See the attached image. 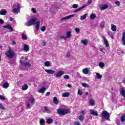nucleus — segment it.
<instances>
[{
  "label": "nucleus",
  "mask_w": 125,
  "mask_h": 125,
  "mask_svg": "<svg viewBox=\"0 0 125 125\" xmlns=\"http://www.w3.org/2000/svg\"><path fill=\"white\" fill-rule=\"evenodd\" d=\"M57 112L59 115L65 116V115H67V114L71 113V110L67 108H58L57 110Z\"/></svg>",
  "instance_id": "f257e3e1"
},
{
  "label": "nucleus",
  "mask_w": 125,
  "mask_h": 125,
  "mask_svg": "<svg viewBox=\"0 0 125 125\" xmlns=\"http://www.w3.org/2000/svg\"><path fill=\"white\" fill-rule=\"evenodd\" d=\"M37 23V20L36 18H33L30 19L28 22L25 23V25L27 26V27H30V26H33V25H35Z\"/></svg>",
  "instance_id": "f03ea898"
},
{
  "label": "nucleus",
  "mask_w": 125,
  "mask_h": 125,
  "mask_svg": "<svg viewBox=\"0 0 125 125\" xmlns=\"http://www.w3.org/2000/svg\"><path fill=\"white\" fill-rule=\"evenodd\" d=\"M14 51H13L11 49H9L7 51V52L5 53V55L8 57V58H13L15 55Z\"/></svg>",
  "instance_id": "7ed1b4c3"
},
{
  "label": "nucleus",
  "mask_w": 125,
  "mask_h": 125,
  "mask_svg": "<svg viewBox=\"0 0 125 125\" xmlns=\"http://www.w3.org/2000/svg\"><path fill=\"white\" fill-rule=\"evenodd\" d=\"M102 118L109 121L110 119V113H109V112L106 110L103 111L102 113Z\"/></svg>",
  "instance_id": "20e7f679"
},
{
  "label": "nucleus",
  "mask_w": 125,
  "mask_h": 125,
  "mask_svg": "<svg viewBox=\"0 0 125 125\" xmlns=\"http://www.w3.org/2000/svg\"><path fill=\"white\" fill-rule=\"evenodd\" d=\"M21 8V5L20 4H18L17 8H14L13 10V12L15 14H18L20 12V9Z\"/></svg>",
  "instance_id": "39448f33"
},
{
  "label": "nucleus",
  "mask_w": 125,
  "mask_h": 125,
  "mask_svg": "<svg viewBox=\"0 0 125 125\" xmlns=\"http://www.w3.org/2000/svg\"><path fill=\"white\" fill-rule=\"evenodd\" d=\"M64 74H65V72L63 71H59L56 73L55 77L56 78H60V77H62Z\"/></svg>",
  "instance_id": "423d86ee"
},
{
  "label": "nucleus",
  "mask_w": 125,
  "mask_h": 125,
  "mask_svg": "<svg viewBox=\"0 0 125 125\" xmlns=\"http://www.w3.org/2000/svg\"><path fill=\"white\" fill-rule=\"evenodd\" d=\"M102 38L104 40V43L105 44L106 47H109V42H108V40L106 39V37L103 36Z\"/></svg>",
  "instance_id": "0eeeda50"
},
{
  "label": "nucleus",
  "mask_w": 125,
  "mask_h": 125,
  "mask_svg": "<svg viewBox=\"0 0 125 125\" xmlns=\"http://www.w3.org/2000/svg\"><path fill=\"white\" fill-rule=\"evenodd\" d=\"M90 115H93V116H96V117L98 116V113H97V111H95L93 109H91L90 110Z\"/></svg>",
  "instance_id": "6e6552de"
},
{
  "label": "nucleus",
  "mask_w": 125,
  "mask_h": 125,
  "mask_svg": "<svg viewBox=\"0 0 125 125\" xmlns=\"http://www.w3.org/2000/svg\"><path fill=\"white\" fill-rule=\"evenodd\" d=\"M43 112L44 113H47L48 114H50L51 113V111H50V109H49L47 106L44 107Z\"/></svg>",
  "instance_id": "1a4fd4ad"
},
{
  "label": "nucleus",
  "mask_w": 125,
  "mask_h": 125,
  "mask_svg": "<svg viewBox=\"0 0 125 125\" xmlns=\"http://www.w3.org/2000/svg\"><path fill=\"white\" fill-rule=\"evenodd\" d=\"M100 8L101 10H105V9H107V8H108V5L106 4L101 5L100 6Z\"/></svg>",
  "instance_id": "9d476101"
},
{
  "label": "nucleus",
  "mask_w": 125,
  "mask_h": 125,
  "mask_svg": "<svg viewBox=\"0 0 125 125\" xmlns=\"http://www.w3.org/2000/svg\"><path fill=\"white\" fill-rule=\"evenodd\" d=\"M3 27L5 29H8L9 30H11V32L13 31V28H12V26L10 25V24H7L6 26H4Z\"/></svg>",
  "instance_id": "9b49d317"
},
{
  "label": "nucleus",
  "mask_w": 125,
  "mask_h": 125,
  "mask_svg": "<svg viewBox=\"0 0 125 125\" xmlns=\"http://www.w3.org/2000/svg\"><path fill=\"white\" fill-rule=\"evenodd\" d=\"M75 16L74 15H70L69 16H67L66 17L62 18L61 20L62 21H63V20H66L67 19H70V18H72V17H74Z\"/></svg>",
  "instance_id": "f8f14e48"
},
{
  "label": "nucleus",
  "mask_w": 125,
  "mask_h": 125,
  "mask_svg": "<svg viewBox=\"0 0 125 125\" xmlns=\"http://www.w3.org/2000/svg\"><path fill=\"white\" fill-rule=\"evenodd\" d=\"M21 64H22V65H24V66H27V67H30L31 66V63H30L29 62H24L22 61L20 62Z\"/></svg>",
  "instance_id": "ddd939ff"
},
{
  "label": "nucleus",
  "mask_w": 125,
  "mask_h": 125,
  "mask_svg": "<svg viewBox=\"0 0 125 125\" xmlns=\"http://www.w3.org/2000/svg\"><path fill=\"white\" fill-rule=\"evenodd\" d=\"M45 71L46 72L47 74H50L51 75H53V74L55 73V71L51 69H45Z\"/></svg>",
  "instance_id": "4468645a"
},
{
  "label": "nucleus",
  "mask_w": 125,
  "mask_h": 125,
  "mask_svg": "<svg viewBox=\"0 0 125 125\" xmlns=\"http://www.w3.org/2000/svg\"><path fill=\"white\" fill-rule=\"evenodd\" d=\"M6 13H7V11L4 9L1 10L0 11V15H6Z\"/></svg>",
  "instance_id": "2eb2a0df"
},
{
  "label": "nucleus",
  "mask_w": 125,
  "mask_h": 125,
  "mask_svg": "<svg viewBox=\"0 0 125 125\" xmlns=\"http://www.w3.org/2000/svg\"><path fill=\"white\" fill-rule=\"evenodd\" d=\"M65 37H66V39H70V38H71V37H72V32L68 31L66 33V36Z\"/></svg>",
  "instance_id": "dca6fc26"
},
{
  "label": "nucleus",
  "mask_w": 125,
  "mask_h": 125,
  "mask_svg": "<svg viewBox=\"0 0 125 125\" xmlns=\"http://www.w3.org/2000/svg\"><path fill=\"white\" fill-rule=\"evenodd\" d=\"M53 102L54 104H56V105H58V104H59V101L57 99L56 97H54L53 98Z\"/></svg>",
  "instance_id": "f3484780"
},
{
  "label": "nucleus",
  "mask_w": 125,
  "mask_h": 125,
  "mask_svg": "<svg viewBox=\"0 0 125 125\" xmlns=\"http://www.w3.org/2000/svg\"><path fill=\"white\" fill-rule=\"evenodd\" d=\"M29 101L30 102L32 105H34L35 103H36V101L35 100V99H34L33 98H30L29 99Z\"/></svg>",
  "instance_id": "a211bd4d"
},
{
  "label": "nucleus",
  "mask_w": 125,
  "mask_h": 125,
  "mask_svg": "<svg viewBox=\"0 0 125 125\" xmlns=\"http://www.w3.org/2000/svg\"><path fill=\"white\" fill-rule=\"evenodd\" d=\"M23 49L25 52H28V51H29V46L26 44H24L23 46Z\"/></svg>",
  "instance_id": "6ab92c4d"
},
{
  "label": "nucleus",
  "mask_w": 125,
  "mask_h": 125,
  "mask_svg": "<svg viewBox=\"0 0 125 125\" xmlns=\"http://www.w3.org/2000/svg\"><path fill=\"white\" fill-rule=\"evenodd\" d=\"M46 89L44 87H42L39 91V93H43Z\"/></svg>",
  "instance_id": "aec40b11"
},
{
  "label": "nucleus",
  "mask_w": 125,
  "mask_h": 125,
  "mask_svg": "<svg viewBox=\"0 0 125 125\" xmlns=\"http://www.w3.org/2000/svg\"><path fill=\"white\" fill-rule=\"evenodd\" d=\"M83 73H84L85 75H87L89 71L88 70V68H85L83 70Z\"/></svg>",
  "instance_id": "412c9836"
},
{
  "label": "nucleus",
  "mask_w": 125,
  "mask_h": 125,
  "mask_svg": "<svg viewBox=\"0 0 125 125\" xmlns=\"http://www.w3.org/2000/svg\"><path fill=\"white\" fill-rule=\"evenodd\" d=\"M82 43L84 45H87V43H88V41L87 40L85 39L84 40H82L81 41Z\"/></svg>",
  "instance_id": "4be33fe9"
},
{
  "label": "nucleus",
  "mask_w": 125,
  "mask_h": 125,
  "mask_svg": "<svg viewBox=\"0 0 125 125\" xmlns=\"http://www.w3.org/2000/svg\"><path fill=\"white\" fill-rule=\"evenodd\" d=\"M28 85L27 84H24L21 88V89L22 90H27V89H28Z\"/></svg>",
  "instance_id": "5701e85b"
},
{
  "label": "nucleus",
  "mask_w": 125,
  "mask_h": 125,
  "mask_svg": "<svg viewBox=\"0 0 125 125\" xmlns=\"http://www.w3.org/2000/svg\"><path fill=\"white\" fill-rule=\"evenodd\" d=\"M111 30L112 31H113V32L117 31V26L113 24H111Z\"/></svg>",
  "instance_id": "b1692460"
},
{
  "label": "nucleus",
  "mask_w": 125,
  "mask_h": 125,
  "mask_svg": "<svg viewBox=\"0 0 125 125\" xmlns=\"http://www.w3.org/2000/svg\"><path fill=\"white\" fill-rule=\"evenodd\" d=\"M36 30L37 31H39L40 30V25L41 24V22L40 21L36 22Z\"/></svg>",
  "instance_id": "393cba45"
},
{
  "label": "nucleus",
  "mask_w": 125,
  "mask_h": 125,
  "mask_svg": "<svg viewBox=\"0 0 125 125\" xmlns=\"http://www.w3.org/2000/svg\"><path fill=\"white\" fill-rule=\"evenodd\" d=\"M120 94L123 97H125V90L124 89L120 90Z\"/></svg>",
  "instance_id": "a878e982"
},
{
  "label": "nucleus",
  "mask_w": 125,
  "mask_h": 125,
  "mask_svg": "<svg viewBox=\"0 0 125 125\" xmlns=\"http://www.w3.org/2000/svg\"><path fill=\"white\" fill-rule=\"evenodd\" d=\"M62 97H69L70 96V93L68 92H65L62 94Z\"/></svg>",
  "instance_id": "bb28decb"
},
{
  "label": "nucleus",
  "mask_w": 125,
  "mask_h": 125,
  "mask_svg": "<svg viewBox=\"0 0 125 125\" xmlns=\"http://www.w3.org/2000/svg\"><path fill=\"white\" fill-rule=\"evenodd\" d=\"M120 121L121 123H124L125 121V114H123L122 116L121 117Z\"/></svg>",
  "instance_id": "cd10ccee"
},
{
  "label": "nucleus",
  "mask_w": 125,
  "mask_h": 125,
  "mask_svg": "<svg viewBox=\"0 0 125 125\" xmlns=\"http://www.w3.org/2000/svg\"><path fill=\"white\" fill-rule=\"evenodd\" d=\"M9 86V84L8 83H5L2 85V87H3V88H7Z\"/></svg>",
  "instance_id": "c85d7f7f"
},
{
  "label": "nucleus",
  "mask_w": 125,
  "mask_h": 125,
  "mask_svg": "<svg viewBox=\"0 0 125 125\" xmlns=\"http://www.w3.org/2000/svg\"><path fill=\"white\" fill-rule=\"evenodd\" d=\"M52 122H53V120H52V119H49L47 120V121H46V123L48 125H50V124H52Z\"/></svg>",
  "instance_id": "c756f323"
},
{
  "label": "nucleus",
  "mask_w": 125,
  "mask_h": 125,
  "mask_svg": "<svg viewBox=\"0 0 125 125\" xmlns=\"http://www.w3.org/2000/svg\"><path fill=\"white\" fill-rule=\"evenodd\" d=\"M96 75L97 79H99V80H101V79H102V75H100L99 73H96Z\"/></svg>",
  "instance_id": "7c9ffc66"
},
{
  "label": "nucleus",
  "mask_w": 125,
  "mask_h": 125,
  "mask_svg": "<svg viewBox=\"0 0 125 125\" xmlns=\"http://www.w3.org/2000/svg\"><path fill=\"white\" fill-rule=\"evenodd\" d=\"M86 16H87V14H85L83 16H81L80 18L81 20H84V19L86 18Z\"/></svg>",
  "instance_id": "2f4dec72"
},
{
  "label": "nucleus",
  "mask_w": 125,
  "mask_h": 125,
  "mask_svg": "<svg viewBox=\"0 0 125 125\" xmlns=\"http://www.w3.org/2000/svg\"><path fill=\"white\" fill-rule=\"evenodd\" d=\"M89 103L91 106H94V104H95V102H94L93 100H90Z\"/></svg>",
  "instance_id": "473e14b6"
},
{
  "label": "nucleus",
  "mask_w": 125,
  "mask_h": 125,
  "mask_svg": "<svg viewBox=\"0 0 125 125\" xmlns=\"http://www.w3.org/2000/svg\"><path fill=\"white\" fill-rule=\"evenodd\" d=\"M108 36H110V38H111V39H114V35H113V33L112 32L108 31Z\"/></svg>",
  "instance_id": "72a5a7b5"
},
{
  "label": "nucleus",
  "mask_w": 125,
  "mask_h": 125,
  "mask_svg": "<svg viewBox=\"0 0 125 125\" xmlns=\"http://www.w3.org/2000/svg\"><path fill=\"white\" fill-rule=\"evenodd\" d=\"M83 8H84V6H83L77 9V10H75L74 11V12L76 13V12H78V11H81V10H82V9H83Z\"/></svg>",
  "instance_id": "f704fd0d"
},
{
  "label": "nucleus",
  "mask_w": 125,
  "mask_h": 125,
  "mask_svg": "<svg viewBox=\"0 0 125 125\" xmlns=\"http://www.w3.org/2000/svg\"><path fill=\"white\" fill-rule=\"evenodd\" d=\"M44 65L46 67H49V66H50V62L48 61L45 62Z\"/></svg>",
  "instance_id": "c9c22d12"
},
{
  "label": "nucleus",
  "mask_w": 125,
  "mask_h": 125,
  "mask_svg": "<svg viewBox=\"0 0 125 125\" xmlns=\"http://www.w3.org/2000/svg\"><path fill=\"white\" fill-rule=\"evenodd\" d=\"M79 120H80V121H81V122H83V121L84 120V117L83 115H81L79 117Z\"/></svg>",
  "instance_id": "e433bc0d"
},
{
  "label": "nucleus",
  "mask_w": 125,
  "mask_h": 125,
  "mask_svg": "<svg viewBox=\"0 0 125 125\" xmlns=\"http://www.w3.org/2000/svg\"><path fill=\"white\" fill-rule=\"evenodd\" d=\"M95 17H96V15H95V14H91L90 18V19L93 20L95 19Z\"/></svg>",
  "instance_id": "4c0bfd02"
},
{
  "label": "nucleus",
  "mask_w": 125,
  "mask_h": 125,
  "mask_svg": "<svg viewBox=\"0 0 125 125\" xmlns=\"http://www.w3.org/2000/svg\"><path fill=\"white\" fill-rule=\"evenodd\" d=\"M99 66L100 68H103L105 66V64H104L103 62H100L99 64Z\"/></svg>",
  "instance_id": "58836bf2"
},
{
  "label": "nucleus",
  "mask_w": 125,
  "mask_h": 125,
  "mask_svg": "<svg viewBox=\"0 0 125 125\" xmlns=\"http://www.w3.org/2000/svg\"><path fill=\"white\" fill-rule=\"evenodd\" d=\"M105 25V22L104 21H102L100 25V28H104V25Z\"/></svg>",
  "instance_id": "ea45409f"
},
{
  "label": "nucleus",
  "mask_w": 125,
  "mask_h": 125,
  "mask_svg": "<svg viewBox=\"0 0 125 125\" xmlns=\"http://www.w3.org/2000/svg\"><path fill=\"white\" fill-rule=\"evenodd\" d=\"M44 120H43V119H40V124L41 125H43V124H44Z\"/></svg>",
  "instance_id": "a19ab883"
},
{
  "label": "nucleus",
  "mask_w": 125,
  "mask_h": 125,
  "mask_svg": "<svg viewBox=\"0 0 125 125\" xmlns=\"http://www.w3.org/2000/svg\"><path fill=\"white\" fill-rule=\"evenodd\" d=\"M26 106L28 109H31V104H30V103H27L26 104Z\"/></svg>",
  "instance_id": "79ce46f5"
},
{
  "label": "nucleus",
  "mask_w": 125,
  "mask_h": 125,
  "mask_svg": "<svg viewBox=\"0 0 125 125\" xmlns=\"http://www.w3.org/2000/svg\"><path fill=\"white\" fill-rule=\"evenodd\" d=\"M0 100H5V99H6V98H5V97L0 95Z\"/></svg>",
  "instance_id": "37998d69"
},
{
  "label": "nucleus",
  "mask_w": 125,
  "mask_h": 125,
  "mask_svg": "<svg viewBox=\"0 0 125 125\" xmlns=\"http://www.w3.org/2000/svg\"><path fill=\"white\" fill-rule=\"evenodd\" d=\"M22 38L23 40H27V36L25 35V34H22Z\"/></svg>",
  "instance_id": "c03bdc74"
},
{
  "label": "nucleus",
  "mask_w": 125,
  "mask_h": 125,
  "mask_svg": "<svg viewBox=\"0 0 125 125\" xmlns=\"http://www.w3.org/2000/svg\"><path fill=\"white\" fill-rule=\"evenodd\" d=\"M0 109H1L2 110H5V107L4 106L2 105L1 104H0Z\"/></svg>",
  "instance_id": "a18cd8bd"
},
{
  "label": "nucleus",
  "mask_w": 125,
  "mask_h": 125,
  "mask_svg": "<svg viewBox=\"0 0 125 125\" xmlns=\"http://www.w3.org/2000/svg\"><path fill=\"white\" fill-rule=\"evenodd\" d=\"M83 86V87H88L89 86V85L85 83H83L82 84Z\"/></svg>",
  "instance_id": "49530a36"
},
{
  "label": "nucleus",
  "mask_w": 125,
  "mask_h": 125,
  "mask_svg": "<svg viewBox=\"0 0 125 125\" xmlns=\"http://www.w3.org/2000/svg\"><path fill=\"white\" fill-rule=\"evenodd\" d=\"M78 6H79V5L77 4H74L72 5V8H78Z\"/></svg>",
  "instance_id": "de8ad7c7"
},
{
  "label": "nucleus",
  "mask_w": 125,
  "mask_h": 125,
  "mask_svg": "<svg viewBox=\"0 0 125 125\" xmlns=\"http://www.w3.org/2000/svg\"><path fill=\"white\" fill-rule=\"evenodd\" d=\"M63 79H65V80H69L70 79V76H69V75H65L63 77Z\"/></svg>",
  "instance_id": "09e8293b"
},
{
  "label": "nucleus",
  "mask_w": 125,
  "mask_h": 125,
  "mask_svg": "<svg viewBox=\"0 0 125 125\" xmlns=\"http://www.w3.org/2000/svg\"><path fill=\"white\" fill-rule=\"evenodd\" d=\"M78 94L79 95H82L83 94V91H82L81 89H78Z\"/></svg>",
  "instance_id": "8fccbe9b"
},
{
  "label": "nucleus",
  "mask_w": 125,
  "mask_h": 125,
  "mask_svg": "<svg viewBox=\"0 0 125 125\" xmlns=\"http://www.w3.org/2000/svg\"><path fill=\"white\" fill-rule=\"evenodd\" d=\"M41 31H42V32H44V31H45V26H43L41 28Z\"/></svg>",
  "instance_id": "3c124183"
},
{
  "label": "nucleus",
  "mask_w": 125,
  "mask_h": 125,
  "mask_svg": "<svg viewBox=\"0 0 125 125\" xmlns=\"http://www.w3.org/2000/svg\"><path fill=\"white\" fill-rule=\"evenodd\" d=\"M80 28H75V32L77 33V34H79L80 33Z\"/></svg>",
  "instance_id": "603ef678"
},
{
  "label": "nucleus",
  "mask_w": 125,
  "mask_h": 125,
  "mask_svg": "<svg viewBox=\"0 0 125 125\" xmlns=\"http://www.w3.org/2000/svg\"><path fill=\"white\" fill-rule=\"evenodd\" d=\"M115 4H116V5H118V6H119V5H121V3L119 1H116L115 2Z\"/></svg>",
  "instance_id": "864d4df0"
},
{
  "label": "nucleus",
  "mask_w": 125,
  "mask_h": 125,
  "mask_svg": "<svg viewBox=\"0 0 125 125\" xmlns=\"http://www.w3.org/2000/svg\"><path fill=\"white\" fill-rule=\"evenodd\" d=\"M31 10L33 13H37V10L34 8H32Z\"/></svg>",
  "instance_id": "5fc2aeb1"
},
{
  "label": "nucleus",
  "mask_w": 125,
  "mask_h": 125,
  "mask_svg": "<svg viewBox=\"0 0 125 125\" xmlns=\"http://www.w3.org/2000/svg\"><path fill=\"white\" fill-rule=\"evenodd\" d=\"M4 23V21L2 20V19H0V24H1V25H2V24H3Z\"/></svg>",
  "instance_id": "6e6d98bb"
},
{
  "label": "nucleus",
  "mask_w": 125,
  "mask_h": 125,
  "mask_svg": "<svg viewBox=\"0 0 125 125\" xmlns=\"http://www.w3.org/2000/svg\"><path fill=\"white\" fill-rule=\"evenodd\" d=\"M92 2V0H88L87 2V4H91Z\"/></svg>",
  "instance_id": "4d7b16f0"
},
{
  "label": "nucleus",
  "mask_w": 125,
  "mask_h": 125,
  "mask_svg": "<svg viewBox=\"0 0 125 125\" xmlns=\"http://www.w3.org/2000/svg\"><path fill=\"white\" fill-rule=\"evenodd\" d=\"M66 40L67 39V37H66V36H61V40Z\"/></svg>",
  "instance_id": "13d9d810"
},
{
  "label": "nucleus",
  "mask_w": 125,
  "mask_h": 125,
  "mask_svg": "<svg viewBox=\"0 0 125 125\" xmlns=\"http://www.w3.org/2000/svg\"><path fill=\"white\" fill-rule=\"evenodd\" d=\"M74 125H81V124L79 122H76L74 123Z\"/></svg>",
  "instance_id": "bf43d9fd"
},
{
  "label": "nucleus",
  "mask_w": 125,
  "mask_h": 125,
  "mask_svg": "<svg viewBox=\"0 0 125 125\" xmlns=\"http://www.w3.org/2000/svg\"><path fill=\"white\" fill-rule=\"evenodd\" d=\"M71 56V54L70 53V52H68L66 54V57L69 58Z\"/></svg>",
  "instance_id": "052dcab7"
},
{
  "label": "nucleus",
  "mask_w": 125,
  "mask_h": 125,
  "mask_svg": "<svg viewBox=\"0 0 125 125\" xmlns=\"http://www.w3.org/2000/svg\"><path fill=\"white\" fill-rule=\"evenodd\" d=\"M99 48H100V51H101V52H103L104 48L102 47H100Z\"/></svg>",
  "instance_id": "680f3d73"
},
{
  "label": "nucleus",
  "mask_w": 125,
  "mask_h": 125,
  "mask_svg": "<svg viewBox=\"0 0 125 125\" xmlns=\"http://www.w3.org/2000/svg\"><path fill=\"white\" fill-rule=\"evenodd\" d=\"M49 95H50V92H48L46 93V95H45L46 96H49Z\"/></svg>",
  "instance_id": "e2e57ef3"
},
{
  "label": "nucleus",
  "mask_w": 125,
  "mask_h": 125,
  "mask_svg": "<svg viewBox=\"0 0 125 125\" xmlns=\"http://www.w3.org/2000/svg\"><path fill=\"white\" fill-rule=\"evenodd\" d=\"M9 20H10V21H13V20H14V19H13V18L10 17Z\"/></svg>",
  "instance_id": "0e129e2a"
},
{
  "label": "nucleus",
  "mask_w": 125,
  "mask_h": 125,
  "mask_svg": "<svg viewBox=\"0 0 125 125\" xmlns=\"http://www.w3.org/2000/svg\"><path fill=\"white\" fill-rule=\"evenodd\" d=\"M67 86H68V87H72V85H71L70 84H68L67 85Z\"/></svg>",
  "instance_id": "69168bd1"
},
{
  "label": "nucleus",
  "mask_w": 125,
  "mask_h": 125,
  "mask_svg": "<svg viewBox=\"0 0 125 125\" xmlns=\"http://www.w3.org/2000/svg\"><path fill=\"white\" fill-rule=\"evenodd\" d=\"M12 43H13V44L15 45V44H16V42H15V41H13Z\"/></svg>",
  "instance_id": "338daca9"
},
{
  "label": "nucleus",
  "mask_w": 125,
  "mask_h": 125,
  "mask_svg": "<svg viewBox=\"0 0 125 125\" xmlns=\"http://www.w3.org/2000/svg\"><path fill=\"white\" fill-rule=\"evenodd\" d=\"M117 124L118 125H121V123H120V122H117Z\"/></svg>",
  "instance_id": "774afa93"
}]
</instances>
